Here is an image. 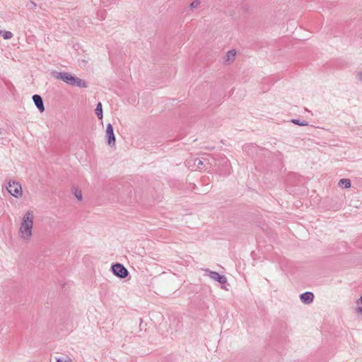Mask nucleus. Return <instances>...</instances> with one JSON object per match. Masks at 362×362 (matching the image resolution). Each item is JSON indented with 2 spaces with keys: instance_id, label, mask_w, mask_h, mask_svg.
<instances>
[{
  "instance_id": "2",
  "label": "nucleus",
  "mask_w": 362,
  "mask_h": 362,
  "mask_svg": "<svg viewBox=\"0 0 362 362\" xmlns=\"http://www.w3.org/2000/svg\"><path fill=\"white\" fill-rule=\"evenodd\" d=\"M6 189L16 198H20L23 195L22 187L18 182L9 180L7 183Z\"/></svg>"
},
{
  "instance_id": "6",
  "label": "nucleus",
  "mask_w": 362,
  "mask_h": 362,
  "mask_svg": "<svg viewBox=\"0 0 362 362\" xmlns=\"http://www.w3.org/2000/svg\"><path fill=\"white\" fill-rule=\"evenodd\" d=\"M106 139L107 144L110 146L115 145V136L114 134L113 127L111 124H108L106 127Z\"/></svg>"
},
{
  "instance_id": "16",
  "label": "nucleus",
  "mask_w": 362,
  "mask_h": 362,
  "mask_svg": "<svg viewBox=\"0 0 362 362\" xmlns=\"http://www.w3.org/2000/svg\"><path fill=\"white\" fill-rule=\"evenodd\" d=\"M201 159L204 161V166H206V165H209V167L211 168V165H213L211 160L208 158V156L206 157H202Z\"/></svg>"
},
{
  "instance_id": "3",
  "label": "nucleus",
  "mask_w": 362,
  "mask_h": 362,
  "mask_svg": "<svg viewBox=\"0 0 362 362\" xmlns=\"http://www.w3.org/2000/svg\"><path fill=\"white\" fill-rule=\"evenodd\" d=\"M112 272L115 276L121 279L127 277L129 274L128 270L122 264L119 263L112 264Z\"/></svg>"
},
{
  "instance_id": "21",
  "label": "nucleus",
  "mask_w": 362,
  "mask_h": 362,
  "mask_svg": "<svg viewBox=\"0 0 362 362\" xmlns=\"http://www.w3.org/2000/svg\"><path fill=\"white\" fill-rule=\"evenodd\" d=\"M57 362H67V361H63V359H62V358H58V359L57 360ZM68 362H70V361H68Z\"/></svg>"
},
{
  "instance_id": "8",
  "label": "nucleus",
  "mask_w": 362,
  "mask_h": 362,
  "mask_svg": "<svg viewBox=\"0 0 362 362\" xmlns=\"http://www.w3.org/2000/svg\"><path fill=\"white\" fill-rule=\"evenodd\" d=\"M33 100L37 107V108L39 110L40 112H42L45 111V106L43 104L42 98L39 95H34L33 96Z\"/></svg>"
},
{
  "instance_id": "14",
  "label": "nucleus",
  "mask_w": 362,
  "mask_h": 362,
  "mask_svg": "<svg viewBox=\"0 0 362 362\" xmlns=\"http://www.w3.org/2000/svg\"><path fill=\"white\" fill-rule=\"evenodd\" d=\"M194 164L197 169H202L204 167V161L201 158H195Z\"/></svg>"
},
{
  "instance_id": "1",
  "label": "nucleus",
  "mask_w": 362,
  "mask_h": 362,
  "mask_svg": "<svg viewBox=\"0 0 362 362\" xmlns=\"http://www.w3.org/2000/svg\"><path fill=\"white\" fill-rule=\"evenodd\" d=\"M34 225V214L31 210H28L23 216L19 228L18 235L21 240L29 241L33 235Z\"/></svg>"
},
{
  "instance_id": "13",
  "label": "nucleus",
  "mask_w": 362,
  "mask_h": 362,
  "mask_svg": "<svg viewBox=\"0 0 362 362\" xmlns=\"http://www.w3.org/2000/svg\"><path fill=\"white\" fill-rule=\"evenodd\" d=\"M95 114L99 119H101L103 118V107H102L101 103H98L97 104V106L95 108Z\"/></svg>"
},
{
  "instance_id": "12",
  "label": "nucleus",
  "mask_w": 362,
  "mask_h": 362,
  "mask_svg": "<svg viewBox=\"0 0 362 362\" xmlns=\"http://www.w3.org/2000/svg\"><path fill=\"white\" fill-rule=\"evenodd\" d=\"M339 186L340 187H344V188H349L351 187V181L349 179H341L338 183Z\"/></svg>"
},
{
  "instance_id": "20",
  "label": "nucleus",
  "mask_w": 362,
  "mask_h": 362,
  "mask_svg": "<svg viewBox=\"0 0 362 362\" xmlns=\"http://www.w3.org/2000/svg\"><path fill=\"white\" fill-rule=\"evenodd\" d=\"M357 78L362 81V71L358 72L356 76Z\"/></svg>"
},
{
  "instance_id": "5",
  "label": "nucleus",
  "mask_w": 362,
  "mask_h": 362,
  "mask_svg": "<svg viewBox=\"0 0 362 362\" xmlns=\"http://www.w3.org/2000/svg\"><path fill=\"white\" fill-rule=\"evenodd\" d=\"M205 272L207 273L209 276L221 284H225L227 282V279L225 276L219 274L218 272L211 271L209 269H205Z\"/></svg>"
},
{
  "instance_id": "4",
  "label": "nucleus",
  "mask_w": 362,
  "mask_h": 362,
  "mask_svg": "<svg viewBox=\"0 0 362 362\" xmlns=\"http://www.w3.org/2000/svg\"><path fill=\"white\" fill-rule=\"evenodd\" d=\"M53 76L57 79H60L64 83L71 85L74 76L68 72H54Z\"/></svg>"
},
{
  "instance_id": "11",
  "label": "nucleus",
  "mask_w": 362,
  "mask_h": 362,
  "mask_svg": "<svg viewBox=\"0 0 362 362\" xmlns=\"http://www.w3.org/2000/svg\"><path fill=\"white\" fill-rule=\"evenodd\" d=\"M236 52L234 49L229 50L224 57V62L226 64H230L234 61Z\"/></svg>"
},
{
  "instance_id": "15",
  "label": "nucleus",
  "mask_w": 362,
  "mask_h": 362,
  "mask_svg": "<svg viewBox=\"0 0 362 362\" xmlns=\"http://www.w3.org/2000/svg\"><path fill=\"white\" fill-rule=\"evenodd\" d=\"M291 122L299 126H307L308 124L305 121L301 122L300 120L296 119H292Z\"/></svg>"
},
{
  "instance_id": "10",
  "label": "nucleus",
  "mask_w": 362,
  "mask_h": 362,
  "mask_svg": "<svg viewBox=\"0 0 362 362\" xmlns=\"http://www.w3.org/2000/svg\"><path fill=\"white\" fill-rule=\"evenodd\" d=\"M71 86H75L79 88H87L88 83L85 81L74 76Z\"/></svg>"
},
{
  "instance_id": "22",
  "label": "nucleus",
  "mask_w": 362,
  "mask_h": 362,
  "mask_svg": "<svg viewBox=\"0 0 362 362\" xmlns=\"http://www.w3.org/2000/svg\"><path fill=\"white\" fill-rule=\"evenodd\" d=\"M30 4H31L32 7H35L36 6V4L33 1H31Z\"/></svg>"
},
{
  "instance_id": "9",
  "label": "nucleus",
  "mask_w": 362,
  "mask_h": 362,
  "mask_svg": "<svg viewBox=\"0 0 362 362\" xmlns=\"http://www.w3.org/2000/svg\"><path fill=\"white\" fill-rule=\"evenodd\" d=\"M71 86H75L79 88H87L88 83L85 81L74 76Z\"/></svg>"
},
{
  "instance_id": "18",
  "label": "nucleus",
  "mask_w": 362,
  "mask_h": 362,
  "mask_svg": "<svg viewBox=\"0 0 362 362\" xmlns=\"http://www.w3.org/2000/svg\"><path fill=\"white\" fill-rule=\"evenodd\" d=\"M3 37L6 40H9L13 37V33L10 31H5L3 34Z\"/></svg>"
},
{
  "instance_id": "7",
  "label": "nucleus",
  "mask_w": 362,
  "mask_h": 362,
  "mask_svg": "<svg viewBox=\"0 0 362 362\" xmlns=\"http://www.w3.org/2000/svg\"><path fill=\"white\" fill-rule=\"evenodd\" d=\"M300 299L304 304L308 305L313 303L314 295L313 293L307 291L300 296Z\"/></svg>"
},
{
  "instance_id": "23",
  "label": "nucleus",
  "mask_w": 362,
  "mask_h": 362,
  "mask_svg": "<svg viewBox=\"0 0 362 362\" xmlns=\"http://www.w3.org/2000/svg\"><path fill=\"white\" fill-rule=\"evenodd\" d=\"M3 133V129L0 128V134Z\"/></svg>"
},
{
  "instance_id": "17",
  "label": "nucleus",
  "mask_w": 362,
  "mask_h": 362,
  "mask_svg": "<svg viewBox=\"0 0 362 362\" xmlns=\"http://www.w3.org/2000/svg\"><path fill=\"white\" fill-rule=\"evenodd\" d=\"M74 195H75V197L77 198V199L78 201H81L82 200V192H81V190L76 189L74 191Z\"/></svg>"
},
{
  "instance_id": "19",
  "label": "nucleus",
  "mask_w": 362,
  "mask_h": 362,
  "mask_svg": "<svg viewBox=\"0 0 362 362\" xmlns=\"http://www.w3.org/2000/svg\"><path fill=\"white\" fill-rule=\"evenodd\" d=\"M199 4H200V1L199 0H195L191 3L190 7L192 8H196L199 6Z\"/></svg>"
}]
</instances>
